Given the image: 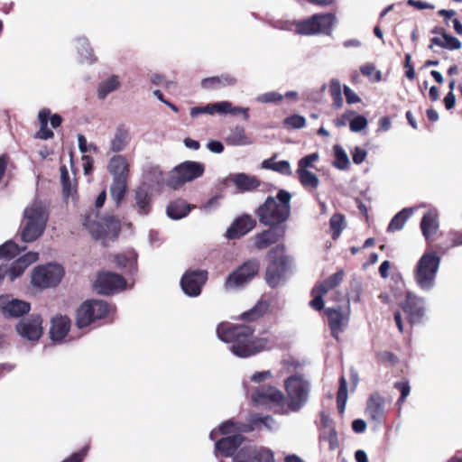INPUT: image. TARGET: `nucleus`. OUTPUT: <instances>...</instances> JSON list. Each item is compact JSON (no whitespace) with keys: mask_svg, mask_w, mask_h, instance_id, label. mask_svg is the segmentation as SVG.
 <instances>
[{"mask_svg":"<svg viewBox=\"0 0 462 462\" xmlns=\"http://www.w3.org/2000/svg\"><path fill=\"white\" fill-rule=\"evenodd\" d=\"M250 326L222 322L217 328V337L230 345V351L238 357H249L268 348V340L254 337Z\"/></svg>","mask_w":462,"mask_h":462,"instance_id":"f257e3e1","label":"nucleus"},{"mask_svg":"<svg viewBox=\"0 0 462 462\" xmlns=\"http://www.w3.org/2000/svg\"><path fill=\"white\" fill-rule=\"evenodd\" d=\"M252 430V427L233 420H226L218 429L212 430L209 434L210 439L215 440L220 435L225 436L217 440L215 444V456L217 457H231L244 439L240 433Z\"/></svg>","mask_w":462,"mask_h":462,"instance_id":"f03ea898","label":"nucleus"},{"mask_svg":"<svg viewBox=\"0 0 462 462\" xmlns=\"http://www.w3.org/2000/svg\"><path fill=\"white\" fill-rule=\"evenodd\" d=\"M290 192L280 189L276 197H268L256 210L260 223L270 226H281L291 215Z\"/></svg>","mask_w":462,"mask_h":462,"instance_id":"7ed1b4c3","label":"nucleus"},{"mask_svg":"<svg viewBox=\"0 0 462 462\" xmlns=\"http://www.w3.org/2000/svg\"><path fill=\"white\" fill-rule=\"evenodd\" d=\"M49 219V211L46 204L41 200H34L23 210V218L21 222V238L25 243L38 239L46 228Z\"/></svg>","mask_w":462,"mask_h":462,"instance_id":"20e7f679","label":"nucleus"},{"mask_svg":"<svg viewBox=\"0 0 462 462\" xmlns=\"http://www.w3.org/2000/svg\"><path fill=\"white\" fill-rule=\"evenodd\" d=\"M420 228L422 235L429 243V247L416 264L414 278L420 288L430 290L433 285V250L430 248L433 230V215L431 212H428L423 216Z\"/></svg>","mask_w":462,"mask_h":462,"instance_id":"39448f33","label":"nucleus"},{"mask_svg":"<svg viewBox=\"0 0 462 462\" xmlns=\"http://www.w3.org/2000/svg\"><path fill=\"white\" fill-rule=\"evenodd\" d=\"M84 226L95 239H114L120 231V222L115 217H99L95 210L86 217Z\"/></svg>","mask_w":462,"mask_h":462,"instance_id":"423d86ee","label":"nucleus"},{"mask_svg":"<svg viewBox=\"0 0 462 462\" xmlns=\"http://www.w3.org/2000/svg\"><path fill=\"white\" fill-rule=\"evenodd\" d=\"M336 23L337 17L332 13L315 14L308 19L297 22L295 30L301 35H330Z\"/></svg>","mask_w":462,"mask_h":462,"instance_id":"0eeeda50","label":"nucleus"},{"mask_svg":"<svg viewBox=\"0 0 462 462\" xmlns=\"http://www.w3.org/2000/svg\"><path fill=\"white\" fill-rule=\"evenodd\" d=\"M205 171V166L201 162L187 161L174 167L167 177L166 185L178 189L186 182L192 181L200 177Z\"/></svg>","mask_w":462,"mask_h":462,"instance_id":"6e6552de","label":"nucleus"},{"mask_svg":"<svg viewBox=\"0 0 462 462\" xmlns=\"http://www.w3.org/2000/svg\"><path fill=\"white\" fill-rule=\"evenodd\" d=\"M284 252L285 246L283 245H278L269 252L272 262L266 269L265 279L272 288L284 283L286 280L289 258L283 255L278 258L274 256V254H282Z\"/></svg>","mask_w":462,"mask_h":462,"instance_id":"1a4fd4ad","label":"nucleus"},{"mask_svg":"<svg viewBox=\"0 0 462 462\" xmlns=\"http://www.w3.org/2000/svg\"><path fill=\"white\" fill-rule=\"evenodd\" d=\"M111 311V307L104 300H86L77 311L76 324L79 328H86L95 320L106 318Z\"/></svg>","mask_w":462,"mask_h":462,"instance_id":"9d476101","label":"nucleus"},{"mask_svg":"<svg viewBox=\"0 0 462 462\" xmlns=\"http://www.w3.org/2000/svg\"><path fill=\"white\" fill-rule=\"evenodd\" d=\"M259 268L260 263L256 259L245 262L226 277L224 283L225 291H236L245 287L257 274Z\"/></svg>","mask_w":462,"mask_h":462,"instance_id":"9b49d317","label":"nucleus"},{"mask_svg":"<svg viewBox=\"0 0 462 462\" xmlns=\"http://www.w3.org/2000/svg\"><path fill=\"white\" fill-rule=\"evenodd\" d=\"M285 389L290 398L289 407L296 411L307 402L310 383L300 375H292L285 382Z\"/></svg>","mask_w":462,"mask_h":462,"instance_id":"f8f14e48","label":"nucleus"},{"mask_svg":"<svg viewBox=\"0 0 462 462\" xmlns=\"http://www.w3.org/2000/svg\"><path fill=\"white\" fill-rule=\"evenodd\" d=\"M64 275L63 268L60 264L49 263L40 265L33 270L32 283L39 288H49L58 285Z\"/></svg>","mask_w":462,"mask_h":462,"instance_id":"ddd939ff","label":"nucleus"},{"mask_svg":"<svg viewBox=\"0 0 462 462\" xmlns=\"http://www.w3.org/2000/svg\"><path fill=\"white\" fill-rule=\"evenodd\" d=\"M252 402L258 408L281 410L283 407L282 393L273 386L256 388L251 394Z\"/></svg>","mask_w":462,"mask_h":462,"instance_id":"4468645a","label":"nucleus"},{"mask_svg":"<svg viewBox=\"0 0 462 462\" xmlns=\"http://www.w3.org/2000/svg\"><path fill=\"white\" fill-rule=\"evenodd\" d=\"M94 287L99 294L110 295L125 290L126 282L122 275L107 272L98 274Z\"/></svg>","mask_w":462,"mask_h":462,"instance_id":"2eb2a0df","label":"nucleus"},{"mask_svg":"<svg viewBox=\"0 0 462 462\" xmlns=\"http://www.w3.org/2000/svg\"><path fill=\"white\" fill-rule=\"evenodd\" d=\"M273 452L265 447L248 445L243 447L233 458V462H273ZM222 462V461H220Z\"/></svg>","mask_w":462,"mask_h":462,"instance_id":"dca6fc26","label":"nucleus"},{"mask_svg":"<svg viewBox=\"0 0 462 462\" xmlns=\"http://www.w3.org/2000/svg\"><path fill=\"white\" fill-rule=\"evenodd\" d=\"M343 276V271H338L337 273L329 276L322 283L314 287L312 289L313 300L310 301V307L316 310H321L324 308L323 296L328 291L336 288L342 282Z\"/></svg>","mask_w":462,"mask_h":462,"instance_id":"f3484780","label":"nucleus"},{"mask_svg":"<svg viewBox=\"0 0 462 462\" xmlns=\"http://www.w3.org/2000/svg\"><path fill=\"white\" fill-rule=\"evenodd\" d=\"M17 333L29 341H38L42 336V319L40 315H31L16 325Z\"/></svg>","mask_w":462,"mask_h":462,"instance_id":"a211bd4d","label":"nucleus"},{"mask_svg":"<svg viewBox=\"0 0 462 462\" xmlns=\"http://www.w3.org/2000/svg\"><path fill=\"white\" fill-rule=\"evenodd\" d=\"M207 279L208 273L205 271H187L180 280V286L186 295L197 297L201 293Z\"/></svg>","mask_w":462,"mask_h":462,"instance_id":"6ab92c4d","label":"nucleus"},{"mask_svg":"<svg viewBox=\"0 0 462 462\" xmlns=\"http://www.w3.org/2000/svg\"><path fill=\"white\" fill-rule=\"evenodd\" d=\"M38 120L40 123V129L36 133L35 137L42 140H48L54 136L53 132L48 128L49 120L53 128L59 127L62 123L61 116L58 114L51 115L49 108H42L39 111Z\"/></svg>","mask_w":462,"mask_h":462,"instance_id":"aec40b11","label":"nucleus"},{"mask_svg":"<svg viewBox=\"0 0 462 462\" xmlns=\"http://www.w3.org/2000/svg\"><path fill=\"white\" fill-rule=\"evenodd\" d=\"M325 314L328 318V327L331 335L336 339L339 338V335L346 329L349 320V314L343 313L341 310L334 308H327Z\"/></svg>","mask_w":462,"mask_h":462,"instance_id":"412c9836","label":"nucleus"},{"mask_svg":"<svg viewBox=\"0 0 462 462\" xmlns=\"http://www.w3.org/2000/svg\"><path fill=\"white\" fill-rule=\"evenodd\" d=\"M285 226H270L269 229L258 233L254 237V245L258 250H263L275 244L285 236Z\"/></svg>","mask_w":462,"mask_h":462,"instance_id":"4be33fe9","label":"nucleus"},{"mask_svg":"<svg viewBox=\"0 0 462 462\" xmlns=\"http://www.w3.org/2000/svg\"><path fill=\"white\" fill-rule=\"evenodd\" d=\"M365 415L376 424L383 423L385 415L384 398L378 393L372 394L366 402Z\"/></svg>","mask_w":462,"mask_h":462,"instance_id":"5701e85b","label":"nucleus"},{"mask_svg":"<svg viewBox=\"0 0 462 462\" xmlns=\"http://www.w3.org/2000/svg\"><path fill=\"white\" fill-rule=\"evenodd\" d=\"M167 179L161 168L157 165L147 166L143 173V182L141 187H144L147 189L160 191L164 184H166Z\"/></svg>","mask_w":462,"mask_h":462,"instance_id":"b1692460","label":"nucleus"},{"mask_svg":"<svg viewBox=\"0 0 462 462\" xmlns=\"http://www.w3.org/2000/svg\"><path fill=\"white\" fill-rule=\"evenodd\" d=\"M402 310L408 315L410 322H420L425 313L424 301L422 299L408 293Z\"/></svg>","mask_w":462,"mask_h":462,"instance_id":"393cba45","label":"nucleus"},{"mask_svg":"<svg viewBox=\"0 0 462 462\" xmlns=\"http://www.w3.org/2000/svg\"><path fill=\"white\" fill-rule=\"evenodd\" d=\"M107 171L113 176V180H127L129 174V163L124 155H114L107 163Z\"/></svg>","mask_w":462,"mask_h":462,"instance_id":"a878e982","label":"nucleus"},{"mask_svg":"<svg viewBox=\"0 0 462 462\" xmlns=\"http://www.w3.org/2000/svg\"><path fill=\"white\" fill-rule=\"evenodd\" d=\"M255 226V221L250 216H243L238 217L227 229L226 236L229 239L239 238L249 231H251Z\"/></svg>","mask_w":462,"mask_h":462,"instance_id":"bb28decb","label":"nucleus"},{"mask_svg":"<svg viewBox=\"0 0 462 462\" xmlns=\"http://www.w3.org/2000/svg\"><path fill=\"white\" fill-rule=\"evenodd\" d=\"M70 319L67 316H56L51 319L50 337L51 340L61 342L67 336L70 328Z\"/></svg>","mask_w":462,"mask_h":462,"instance_id":"cd10ccee","label":"nucleus"},{"mask_svg":"<svg viewBox=\"0 0 462 462\" xmlns=\"http://www.w3.org/2000/svg\"><path fill=\"white\" fill-rule=\"evenodd\" d=\"M114 261L117 267L125 268L130 273L136 271L137 254L133 249H128L123 253L117 254L115 255Z\"/></svg>","mask_w":462,"mask_h":462,"instance_id":"c85d7f7f","label":"nucleus"},{"mask_svg":"<svg viewBox=\"0 0 462 462\" xmlns=\"http://www.w3.org/2000/svg\"><path fill=\"white\" fill-rule=\"evenodd\" d=\"M323 429L319 439L321 443H327L328 449L334 450L338 447V438L336 430L328 419H322Z\"/></svg>","mask_w":462,"mask_h":462,"instance_id":"c756f323","label":"nucleus"},{"mask_svg":"<svg viewBox=\"0 0 462 462\" xmlns=\"http://www.w3.org/2000/svg\"><path fill=\"white\" fill-rule=\"evenodd\" d=\"M130 141L129 131L124 126H118L110 141V150L114 152H122L127 147Z\"/></svg>","mask_w":462,"mask_h":462,"instance_id":"7c9ffc66","label":"nucleus"},{"mask_svg":"<svg viewBox=\"0 0 462 462\" xmlns=\"http://www.w3.org/2000/svg\"><path fill=\"white\" fill-rule=\"evenodd\" d=\"M135 208L139 215H147L152 209V198L147 189L144 187H139L135 191Z\"/></svg>","mask_w":462,"mask_h":462,"instance_id":"2f4dec72","label":"nucleus"},{"mask_svg":"<svg viewBox=\"0 0 462 462\" xmlns=\"http://www.w3.org/2000/svg\"><path fill=\"white\" fill-rule=\"evenodd\" d=\"M236 79L230 74H222L217 77H210L202 79L201 85L204 88H219L224 87L235 86L236 84Z\"/></svg>","mask_w":462,"mask_h":462,"instance_id":"473e14b6","label":"nucleus"},{"mask_svg":"<svg viewBox=\"0 0 462 462\" xmlns=\"http://www.w3.org/2000/svg\"><path fill=\"white\" fill-rule=\"evenodd\" d=\"M4 316L18 318L30 311V304L24 300L8 297Z\"/></svg>","mask_w":462,"mask_h":462,"instance_id":"72a5a7b5","label":"nucleus"},{"mask_svg":"<svg viewBox=\"0 0 462 462\" xmlns=\"http://www.w3.org/2000/svg\"><path fill=\"white\" fill-rule=\"evenodd\" d=\"M414 213V208H404L398 212L390 221L387 226V232L393 233L402 230L407 220Z\"/></svg>","mask_w":462,"mask_h":462,"instance_id":"f704fd0d","label":"nucleus"},{"mask_svg":"<svg viewBox=\"0 0 462 462\" xmlns=\"http://www.w3.org/2000/svg\"><path fill=\"white\" fill-rule=\"evenodd\" d=\"M120 86V78L117 75H111L99 83L97 96L100 99H104L107 95L118 89Z\"/></svg>","mask_w":462,"mask_h":462,"instance_id":"c9c22d12","label":"nucleus"},{"mask_svg":"<svg viewBox=\"0 0 462 462\" xmlns=\"http://www.w3.org/2000/svg\"><path fill=\"white\" fill-rule=\"evenodd\" d=\"M190 206L182 199H177L167 207V215L171 219H180L186 217L190 211Z\"/></svg>","mask_w":462,"mask_h":462,"instance_id":"e433bc0d","label":"nucleus"},{"mask_svg":"<svg viewBox=\"0 0 462 462\" xmlns=\"http://www.w3.org/2000/svg\"><path fill=\"white\" fill-rule=\"evenodd\" d=\"M248 426L252 427L253 430L254 428L260 429L263 427L268 430H276L278 429V423L271 416H262L257 413L251 414L249 416Z\"/></svg>","mask_w":462,"mask_h":462,"instance_id":"4c0bfd02","label":"nucleus"},{"mask_svg":"<svg viewBox=\"0 0 462 462\" xmlns=\"http://www.w3.org/2000/svg\"><path fill=\"white\" fill-rule=\"evenodd\" d=\"M227 144L234 146H245L253 143V141L245 134L242 126L235 127L226 139Z\"/></svg>","mask_w":462,"mask_h":462,"instance_id":"58836bf2","label":"nucleus"},{"mask_svg":"<svg viewBox=\"0 0 462 462\" xmlns=\"http://www.w3.org/2000/svg\"><path fill=\"white\" fill-rule=\"evenodd\" d=\"M231 180L239 189L244 191L251 190L260 185L259 180L255 177L245 173L235 174L231 177Z\"/></svg>","mask_w":462,"mask_h":462,"instance_id":"ea45409f","label":"nucleus"},{"mask_svg":"<svg viewBox=\"0 0 462 462\" xmlns=\"http://www.w3.org/2000/svg\"><path fill=\"white\" fill-rule=\"evenodd\" d=\"M274 158L275 156L264 160L262 163V167L267 170H272L285 176H291L292 171L290 162L286 160L275 162Z\"/></svg>","mask_w":462,"mask_h":462,"instance_id":"a19ab883","label":"nucleus"},{"mask_svg":"<svg viewBox=\"0 0 462 462\" xmlns=\"http://www.w3.org/2000/svg\"><path fill=\"white\" fill-rule=\"evenodd\" d=\"M77 49L80 55L81 62H87L89 64L96 62L97 58L95 57L87 38L79 37L77 39Z\"/></svg>","mask_w":462,"mask_h":462,"instance_id":"79ce46f5","label":"nucleus"},{"mask_svg":"<svg viewBox=\"0 0 462 462\" xmlns=\"http://www.w3.org/2000/svg\"><path fill=\"white\" fill-rule=\"evenodd\" d=\"M269 309V303L266 300H259L252 309L242 314V319L245 321H254L263 317Z\"/></svg>","mask_w":462,"mask_h":462,"instance_id":"37998d69","label":"nucleus"},{"mask_svg":"<svg viewBox=\"0 0 462 462\" xmlns=\"http://www.w3.org/2000/svg\"><path fill=\"white\" fill-rule=\"evenodd\" d=\"M127 188V180H113L110 192L113 199L118 205L124 199Z\"/></svg>","mask_w":462,"mask_h":462,"instance_id":"c03bdc74","label":"nucleus"},{"mask_svg":"<svg viewBox=\"0 0 462 462\" xmlns=\"http://www.w3.org/2000/svg\"><path fill=\"white\" fill-rule=\"evenodd\" d=\"M301 185L306 189H316L319 180L316 174L310 171H296Z\"/></svg>","mask_w":462,"mask_h":462,"instance_id":"a18cd8bd","label":"nucleus"},{"mask_svg":"<svg viewBox=\"0 0 462 462\" xmlns=\"http://www.w3.org/2000/svg\"><path fill=\"white\" fill-rule=\"evenodd\" d=\"M333 150L335 154L334 166L339 170H346L350 162L345 150L339 144L334 145Z\"/></svg>","mask_w":462,"mask_h":462,"instance_id":"49530a36","label":"nucleus"},{"mask_svg":"<svg viewBox=\"0 0 462 462\" xmlns=\"http://www.w3.org/2000/svg\"><path fill=\"white\" fill-rule=\"evenodd\" d=\"M347 401V383L346 380L344 376H341L339 379V388L337 392V410L340 413H343L346 409V404Z\"/></svg>","mask_w":462,"mask_h":462,"instance_id":"de8ad7c7","label":"nucleus"},{"mask_svg":"<svg viewBox=\"0 0 462 462\" xmlns=\"http://www.w3.org/2000/svg\"><path fill=\"white\" fill-rule=\"evenodd\" d=\"M329 224L333 232L332 237L333 239H337L345 226L344 217L341 214H335L330 218Z\"/></svg>","mask_w":462,"mask_h":462,"instance_id":"09e8293b","label":"nucleus"},{"mask_svg":"<svg viewBox=\"0 0 462 462\" xmlns=\"http://www.w3.org/2000/svg\"><path fill=\"white\" fill-rule=\"evenodd\" d=\"M367 125L368 121L364 116L355 113V116L351 118L349 128L352 132L357 133L366 128Z\"/></svg>","mask_w":462,"mask_h":462,"instance_id":"8fccbe9b","label":"nucleus"},{"mask_svg":"<svg viewBox=\"0 0 462 462\" xmlns=\"http://www.w3.org/2000/svg\"><path fill=\"white\" fill-rule=\"evenodd\" d=\"M394 388H396L401 393V397L397 402L400 410L402 402L410 394L411 387L408 381H400L394 383Z\"/></svg>","mask_w":462,"mask_h":462,"instance_id":"3c124183","label":"nucleus"},{"mask_svg":"<svg viewBox=\"0 0 462 462\" xmlns=\"http://www.w3.org/2000/svg\"><path fill=\"white\" fill-rule=\"evenodd\" d=\"M283 98V96L276 91L266 92L259 95L256 97V101L259 103L268 104V103H276L281 101Z\"/></svg>","mask_w":462,"mask_h":462,"instance_id":"603ef678","label":"nucleus"},{"mask_svg":"<svg viewBox=\"0 0 462 462\" xmlns=\"http://www.w3.org/2000/svg\"><path fill=\"white\" fill-rule=\"evenodd\" d=\"M319 158V156L317 152L306 155L299 161L297 171H308V168H312L313 163L316 162Z\"/></svg>","mask_w":462,"mask_h":462,"instance_id":"864d4df0","label":"nucleus"},{"mask_svg":"<svg viewBox=\"0 0 462 462\" xmlns=\"http://www.w3.org/2000/svg\"><path fill=\"white\" fill-rule=\"evenodd\" d=\"M305 118L300 115H293L284 120V125L293 129H300L305 126Z\"/></svg>","mask_w":462,"mask_h":462,"instance_id":"5fc2aeb1","label":"nucleus"},{"mask_svg":"<svg viewBox=\"0 0 462 462\" xmlns=\"http://www.w3.org/2000/svg\"><path fill=\"white\" fill-rule=\"evenodd\" d=\"M360 70L363 75L369 77L374 81L381 80V72L376 70L375 67L371 63L365 64L361 67Z\"/></svg>","mask_w":462,"mask_h":462,"instance_id":"6e6d98bb","label":"nucleus"},{"mask_svg":"<svg viewBox=\"0 0 462 462\" xmlns=\"http://www.w3.org/2000/svg\"><path fill=\"white\" fill-rule=\"evenodd\" d=\"M443 40L441 45L448 50H457L461 47V42L452 35L443 33Z\"/></svg>","mask_w":462,"mask_h":462,"instance_id":"4d7b16f0","label":"nucleus"},{"mask_svg":"<svg viewBox=\"0 0 462 462\" xmlns=\"http://www.w3.org/2000/svg\"><path fill=\"white\" fill-rule=\"evenodd\" d=\"M232 108V103L229 101H220L212 104L213 114L217 113L219 115L229 114Z\"/></svg>","mask_w":462,"mask_h":462,"instance_id":"13d9d810","label":"nucleus"},{"mask_svg":"<svg viewBox=\"0 0 462 462\" xmlns=\"http://www.w3.org/2000/svg\"><path fill=\"white\" fill-rule=\"evenodd\" d=\"M78 143L79 149L82 153H86L90 151H93L94 152H97V147L93 143H88L87 139L82 134L78 135Z\"/></svg>","mask_w":462,"mask_h":462,"instance_id":"bf43d9fd","label":"nucleus"},{"mask_svg":"<svg viewBox=\"0 0 462 462\" xmlns=\"http://www.w3.org/2000/svg\"><path fill=\"white\" fill-rule=\"evenodd\" d=\"M355 116V111L347 110L339 117L334 120V124L337 127L346 126L347 124L350 125L351 118Z\"/></svg>","mask_w":462,"mask_h":462,"instance_id":"052dcab7","label":"nucleus"},{"mask_svg":"<svg viewBox=\"0 0 462 462\" xmlns=\"http://www.w3.org/2000/svg\"><path fill=\"white\" fill-rule=\"evenodd\" d=\"M351 154L354 163L361 164L365 160L367 152L365 149L356 146L351 151Z\"/></svg>","mask_w":462,"mask_h":462,"instance_id":"680f3d73","label":"nucleus"},{"mask_svg":"<svg viewBox=\"0 0 462 462\" xmlns=\"http://www.w3.org/2000/svg\"><path fill=\"white\" fill-rule=\"evenodd\" d=\"M202 114L213 115L212 104H208L204 106H194L190 109V116L197 117Z\"/></svg>","mask_w":462,"mask_h":462,"instance_id":"e2e57ef3","label":"nucleus"},{"mask_svg":"<svg viewBox=\"0 0 462 462\" xmlns=\"http://www.w3.org/2000/svg\"><path fill=\"white\" fill-rule=\"evenodd\" d=\"M88 446H86L79 452L73 453L69 457L62 462H82L88 451Z\"/></svg>","mask_w":462,"mask_h":462,"instance_id":"0e129e2a","label":"nucleus"},{"mask_svg":"<svg viewBox=\"0 0 462 462\" xmlns=\"http://www.w3.org/2000/svg\"><path fill=\"white\" fill-rule=\"evenodd\" d=\"M222 197L220 195L215 196L208 200L202 207L207 212L215 210L219 206V200Z\"/></svg>","mask_w":462,"mask_h":462,"instance_id":"69168bd1","label":"nucleus"},{"mask_svg":"<svg viewBox=\"0 0 462 462\" xmlns=\"http://www.w3.org/2000/svg\"><path fill=\"white\" fill-rule=\"evenodd\" d=\"M273 377L271 371L256 372L251 377V381L254 383H261Z\"/></svg>","mask_w":462,"mask_h":462,"instance_id":"338daca9","label":"nucleus"},{"mask_svg":"<svg viewBox=\"0 0 462 462\" xmlns=\"http://www.w3.org/2000/svg\"><path fill=\"white\" fill-rule=\"evenodd\" d=\"M344 93L348 104L360 102V97L347 86L344 87Z\"/></svg>","mask_w":462,"mask_h":462,"instance_id":"774afa93","label":"nucleus"}]
</instances>
